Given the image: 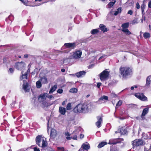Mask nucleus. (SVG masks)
Here are the masks:
<instances>
[{
	"instance_id": "obj_54",
	"label": "nucleus",
	"mask_w": 151,
	"mask_h": 151,
	"mask_svg": "<svg viewBox=\"0 0 151 151\" xmlns=\"http://www.w3.org/2000/svg\"><path fill=\"white\" fill-rule=\"evenodd\" d=\"M65 134L66 136H70V134L68 132H66L65 133Z\"/></svg>"
},
{
	"instance_id": "obj_9",
	"label": "nucleus",
	"mask_w": 151,
	"mask_h": 151,
	"mask_svg": "<svg viewBox=\"0 0 151 151\" xmlns=\"http://www.w3.org/2000/svg\"><path fill=\"white\" fill-rule=\"evenodd\" d=\"M66 48L74 49L76 47V45L75 42L73 43H66L64 45Z\"/></svg>"
},
{
	"instance_id": "obj_55",
	"label": "nucleus",
	"mask_w": 151,
	"mask_h": 151,
	"mask_svg": "<svg viewBox=\"0 0 151 151\" xmlns=\"http://www.w3.org/2000/svg\"><path fill=\"white\" fill-rule=\"evenodd\" d=\"M34 151H40L39 149L36 147H35L34 148Z\"/></svg>"
},
{
	"instance_id": "obj_7",
	"label": "nucleus",
	"mask_w": 151,
	"mask_h": 151,
	"mask_svg": "<svg viewBox=\"0 0 151 151\" xmlns=\"http://www.w3.org/2000/svg\"><path fill=\"white\" fill-rule=\"evenodd\" d=\"M47 93H42L39 95L38 98V100L39 102H43L45 100L47 96Z\"/></svg>"
},
{
	"instance_id": "obj_64",
	"label": "nucleus",
	"mask_w": 151,
	"mask_h": 151,
	"mask_svg": "<svg viewBox=\"0 0 151 151\" xmlns=\"http://www.w3.org/2000/svg\"><path fill=\"white\" fill-rule=\"evenodd\" d=\"M61 71L62 72H64L65 71V69L64 68H62L61 69Z\"/></svg>"
},
{
	"instance_id": "obj_29",
	"label": "nucleus",
	"mask_w": 151,
	"mask_h": 151,
	"mask_svg": "<svg viewBox=\"0 0 151 151\" xmlns=\"http://www.w3.org/2000/svg\"><path fill=\"white\" fill-rule=\"evenodd\" d=\"M47 145V142L43 139L42 141V145L41 147H46Z\"/></svg>"
},
{
	"instance_id": "obj_21",
	"label": "nucleus",
	"mask_w": 151,
	"mask_h": 151,
	"mask_svg": "<svg viewBox=\"0 0 151 151\" xmlns=\"http://www.w3.org/2000/svg\"><path fill=\"white\" fill-rule=\"evenodd\" d=\"M40 80L43 84H45L47 83V78L45 76L41 77Z\"/></svg>"
},
{
	"instance_id": "obj_28",
	"label": "nucleus",
	"mask_w": 151,
	"mask_h": 151,
	"mask_svg": "<svg viewBox=\"0 0 151 151\" xmlns=\"http://www.w3.org/2000/svg\"><path fill=\"white\" fill-rule=\"evenodd\" d=\"M143 37L145 39L149 38L150 37V34L148 32H145L143 34Z\"/></svg>"
},
{
	"instance_id": "obj_50",
	"label": "nucleus",
	"mask_w": 151,
	"mask_h": 151,
	"mask_svg": "<svg viewBox=\"0 0 151 151\" xmlns=\"http://www.w3.org/2000/svg\"><path fill=\"white\" fill-rule=\"evenodd\" d=\"M117 11L119 12V13H121L122 12V8L121 7H119L117 9Z\"/></svg>"
},
{
	"instance_id": "obj_23",
	"label": "nucleus",
	"mask_w": 151,
	"mask_h": 151,
	"mask_svg": "<svg viewBox=\"0 0 151 151\" xmlns=\"http://www.w3.org/2000/svg\"><path fill=\"white\" fill-rule=\"evenodd\" d=\"M122 31L124 32L127 35H129L131 33L128 29H122Z\"/></svg>"
},
{
	"instance_id": "obj_12",
	"label": "nucleus",
	"mask_w": 151,
	"mask_h": 151,
	"mask_svg": "<svg viewBox=\"0 0 151 151\" xmlns=\"http://www.w3.org/2000/svg\"><path fill=\"white\" fill-rule=\"evenodd\" d=\"M59 111L61 114L64 115L66 112V110L65 108L63 107L60 106L59 108Z\"/></svg>"
},
{
	"instance_id": "obj_8",
	"label": "nucleus",
	"mask_w": 151,
	"mask_h": 151,
	"mask_svg": "<svg viewBox=\"0 0 151 151\" xmlns=\"http://www.w3.org/2000/svg\"><path fill=\"white\" fill-rule=\"evenodd\" d=\"M123 140V139L121 138H117L113 139H110L109 140L108 144L109 145H115L120 143Z\"/></svg>"
},
{
	"instance_id": "obj_53",
	"label": "nucleus",
	"mask_w": 151,
	"mask_h": 151,
	"mask_svg": "<svg viewBox=\"0 0 151 151\" xmlns=\"http://www.w3.org/2000/svg\"><path fill=\"white\" fill-rule=\"evenodd\" d=\"M72 139H73L74 140H77V136L76 135H74L73 137H72Z\"/></svg>"
},
{
	"instance_id": "obj_49",
	"label": "nucleus",
	"mask_w": 151,
	"mask_h": 151,
	"mask_svg": "<svg viewBox=\"0 0 151 151\" xmlns=\"http://www.w3.org/2000/svg\"><path fill=\"white\" fill-rule=\"evenodd\" d=\"M127 14H129L130 15H132L133 14V11L132 10H129L127 12Z\"/></svg>"
},
{
	"instance_id": "obj_61",
	"label": "nucleus",
	"mask_w": 151,
	"mask_h": 151,
	"mask_svg": "<svg viewBox=\"0 0 151 151\" xmlns=\"http://www.w3.org/2000/svg\"><path fill=\"white\" fill-rule=\"evenodd\" d=\"M142 11V16H145V11Z\"/></svg>"
},
{
	"instance_id": "obj_44",
	"label": "nucleus",
	"mask_w": 151,
	"mask_h": 151,
	"mask_svg": "<svg viewBox=\"0 0 151 151\" xmlns=\"http://www.w3.org/2000/svg\"><path fill=\"white\" fill-rule=\"evenodd\" d=\"M110 151H117L116 148L112 147L111 148Z\"/></svg>"
},
{
	"instance_id": "obj_4",
	"label": "nucleus",
	"mask_w": 151,
	"mask_h": 151,
	"mask_svg": "<svg viewBox=\"0 0 151 151\" xmlns=\"http://www.w3.org/2000/svg\"><path fill=\"white\" fill-rule=\"evenodd\" d=\"M132 145L133 147L134 148L139 146L143 145L144 141L141 139H136L132 141Z\"/></svg>"
},
{
	"instance_id": "obj_34",
	"label": "nucleus",
	"mask_w": 151,
	"mask_h": 151,
	"mask_svg": "<svg viewBox=\"0 0 151 151\" xmlns=\"http://www.w3.org/2000/svg\"><path fill=\"white\" fill-rule=\"evenodd\" d=\"M77 89L75 88H71L70 90V92L73 93H77Z\"/></svg>"
},
{
	"instance_id": "obj_56",
	"label": "nucleus",
	"mask_w": 151,
	"mask_h": 151,
	"mask_svg": "<svg viewBox=\"0 0 151 151\" xmlns=\"http://www.w3.org/2000/svg\"><path fill=\"white\" fill-rule=\"evenodd\" d=\"M148 7L149 8H151V1H150L149 2Z\"/></svg>"
},
{
	"instance_id": "obj_47",
	"label": "nucleus",
	"mask_w": 151,
	"mask_h": 151,
	"mask_svg": "<svg viewBox=\"0 0 151 151\" xmlns=\"http://www.w3.org/2000/svg\"><path fill=\"white\" fill-rule=\"evenodd\" d=\"M136 8L138 9H139L140 8V6L139 4V3L138 2H137L136 3Z\"/></svg>"
},
{
	"instance_id": "obj_46",
	"label": "nucleus",
	"mask_w": 151,
	"mask_h": 151,
	"mask_svg": "<svg viewBox=\"0 0 151 151\" xmlns=\"http://www.w3.org/2000/svg\"><path fill=\"white\" fill-rule=\"evenodd\" d=\"M102 99H103L106 100H107L108 99V97L107 96H106L104 95L103 96H102Z\"/></svg>"
},
{
	"instance_id": "obj_35",
	"label": "nucleus",
	"mask_w": 151,
	"mask_h": 151,
	"mask_svg": "<svg viewBox=\"0 0 151 151\" xmlns=\"http://www.w3.org/2000/svg\"><path fill=\"white\" fill-rule=\"evenodd\" d=\"M140 100L144 101H147V98L143 94V95L142 96L141 99H140Z\"/></svg>"
},
{
	"instance_id": "obj_18",
	"label": "nucleus",
	"mask_w": 151,
	"mask_h": 151,
	"mask_svg": "<svg viewBox=\"0 0 151 151\" xmlns=\"http://www.w3.org/2000/svg\"><path fill=\"white\" fill-rule=\"evenodd\" d=\"M118 131H119V132L121 133V134L124 135L126 134L127 132V129H124V127H122L119 129Z\"/></svg>"
},
{
	"instance_id": "obj_2",
	"label": "nucleus",
	"mask_w": 151,
	"mask_h": 151,
	"mask_svg": "<svg viewBox=\"0 0 151 151\" xmlns=\"http://www.w3.org/2000/svg\"><path fill=\"white\" fill-rule=\"evenodd\" d=\"M120 73L123 78H126L130 75L132 72V69L129 67H120L119 68Z\"/></svg>"
},
{
	"instance_id": "obj_19",
	"label": "nucleus",
	"mask_w": 151,
	"mask_h": 151,
	"mask_svg": "<svg viewBox=\"0 0 151 151\" xmlns=\"http://www.w3.org/2000/svg\"><path fill=\"white\" fill-rule=\"evenodd\" d=\"M129 24L128 22L122 24V29H128V28L129 27Z\"/></svg>"
},
{
	"instance_id": "obj_32",
	"label": "nucleus",
	"mask_w": 151,
	"mask_h": 151,
	"mask_svg": "<svg viewBox=\"0 0 151 151\" xmlns=\"http://www.w3.org/2000/svg\"><path fill=\"white\" fill-rule=\"evenodd\" d=\"M23 88L24 89V90L26 91H28V89H27V88L28 86V84L27 83L26 84H23Z\"/></svg>"
},
{
	"instance_id": "obj_5",
	"label": "nucleus",
	"mask_w": 151,
	"mask_h": 151,
	"mask_svg": "<svg viewBox=\"0 0 151 151\" xmlns=\"http://www.w3.org/2000/svg\"><path fill=\"white\" fill-rule=\"evenodd\" d=\"M25 66V64L24 62L21 61L16 63L14 66L15 68L19 70H22Z\"/></svg>"
},
{
	"instance_id": "obj_45",
	"label": "nucleus",
	"mask_w": 151,
	"mask_h": 151,
	"mask_svg": "<svg viewBox=\"0 0 151 151\" xmlns=\"http://www.w3.org/2000/svg\"><path fill=\"white\" fill-rule=\"evenodd\" d=\"M63 90L62 89H58L57 91V92L58 93L60 94L62 93L63 92Z\"/></svg>"
},
{
	"instance_id": "obj_22",
	"label": "nucleus",
	"mask_w": 151,
	"mask_h": 151,
	"mask_svg": "<svg viewBox=\"0 0 151 151\" xmlns=\"http://www.w3.org/2000/svg\"><path fill=\"white\" fill-rule=\"evenodd\" d=\"M107 144V143L106 142H102L100 143L98 145V148H101L105 145H106Z\"/></svg>"
},
{
	"instance_id": "obj_20",
	"label": "nucleus",
	"mask_w": 151,
	"mask_h": 151,
	"mask_svg": "<svg viewBox=\"0 0 151 151\" xmlns=\"http://www.w3.org/2000/svg\"><path fill=\"white\" fill-rule=\"evenodd\" d=\"M57 87V86L56 85H55L51 87L49 91V93H51L54 91L56 90Z\"/></svg>"
},
{
	"instance_id": "obj_38",
	"label": "nucleus",
	"mask_w": 151,
	"mask_h": 151,
	"mask_svg": "<svg viewBox=\"0 0 151 151\" xmlns=\"http://www.w3.org/2000/svg\"><path fill=\"white\" fill-rule=\"evenodd\" d=\"M8 59V58L7 57H4L3 59V63H6L7 61V60Z\"/></svg>"
},
{
	"instance_id": "obj_41",
	"label": "nucleus",
	"mask_w": 151,
	"mask_h": 151,
	"mask_svg": "<svg viewBox=\"0 0 151 151\" xmlns=\"http://www.w3.org/2000/svg\"><path fill=\"white\" fill-rule=\"evenodd\" d=\"M146 17L145 16H142V17L141 19V22L142 23L143 22V21H145L146 20Z\"/></svg>"
},
{
	"instance_id": "obj_11",
	"label": "nucleus",
	"mask_w": 151,
	"mask_h": 151,
	"mask_svg": "<svg viewBox=\"0 0 151 151\" xmlns=\"http://www.w3.org/2000/svg\"><path fill=\"white\" fill-rule=\"evenodd\" d=\"M41 137L42 136L41 135H38L36 138L35 140L36 143L39 147L41 146L40 143L41 142Z\"/></svg>"
},
{
	"instance_id": "obj_39",
	"label": "nucleus",
	"mask_w": 151,
	"mask_h": 151,
	"mask_svg": "<svg viewBox=\"0 0 151 151\" xmlns=\"http://www.w3.org/2000/svg\"><path fill=\"white\" fill-rule=\"evenodd\" d=\"M138 23L137 19L135 18L132 22V24H135Z\"/></svg>"
},
{
	"instance_id": "obj_30",
	"label": "nucleus",
	"mask_w": 151,
	"mask_h": 151,
	"mask_svg": "<svg viewBox=\"0 0 151 151\" xmlns=\"http://www.w3.org/2000/svg\"><path fill=\"white\" fill-rule=\"evenodd\" d=\"M122 103V101L119 100L116 104L115 109H116L117 108L119 107L121 105Z\"/></svg>"
},
{
	"instance_id": "obj_36",
	"label": "nucleus",
	"mask_w": 151,
	"mask_h": 151,
	"mask_svg": "<svg viewBox=\"0 0 151 151\" xmlns=\"http://www.w3.org/2000/svg\"><path fill=\"white\" fill-rule=\"evenodd\" d=\"M66 109L68 110H69L71 109V103H69L67 104L66 106Z\"/></svg>"
},
{
	"instance_id": "obj_60",
	"label": "nucleus",
	"mask_w": 151,
	"mask_h": 151,
	"mask_svg": "<svg viewBox=\"0 0 151 151\" xmlns=\"http://www.w3.org/2000/svg\"><path fill=\"white\" fill-rule=\"evenodd\" d=\"M66 139L68 140H70L72 139V137H67Z\"/></svg>"
},
{
	"instance_id": "obj_17",
	"label": "nucleus",
	"mask_w": 151,
	"mask_h": 151,
	"mask_svg": "<svg viewBox=\"0 0 151 151\" xmlns=\"http://www.w3.org/2000/svg\"><path fill=\"white\" fill-rule=\"evenodd\" d=\"M148 111L149 108H147L144 109L142 111V114L141 115V117L142 118L143 117L145 116L146 114L148 113Z\"/></svg>"
},
{
	"instance_id": "obj_3",
	"label": "nucleus",
	"mask_w": 151,
	"mask_h": 151,
	"mask_svg": "<svg viewBox=\"0 0 151 151\" xmlns=\"http://www.w3.org/2000/svg\"><path fill=\"white\" fill-rule=\"evenodd\" d=\"M109 75V72L106 69L99 74L100 78L101 81H104L107 80Z\"/></svg>"
},
{
	"instance_id": "obj_10",
	"label": "nucleus",
	"mask_w": 151,
	"mask_h": 151,
	"mask_svg": "<svg viewBox=\"0 0 151 151\" xmlns=\"http://www.w3.org/2000/svg\"><path fill=\"white\" fill-rule=\"evenodd\" d=\"M57 132L56 130L52 129L50 134V137L51 139H54L57 136Z\"/></svg>"
},
{
	"instance_id": "obj_26",
	"label": "nucleus",
	"mask_w": 151,
	"mask_h": 151,
	"mask_svg": "<svg viewBox=\"0 0 151 151\" xmlns=\"http://www.w3.org/2000/svg\"><path fill=\"white\" fill-rule=\"evenodd\" d=\"M99 32V31L98 29H93L91 31V33L92 35L97 34Z\"/></svg>"
},
{
	"instance_id": "obj_51",
	"label": "nucleus",
	"mask_w": 151,
	"mask_h": 151,
	"mask_svg": "<svg viewBox=\"0 0 151 151\" xmlns=\"http://www.w3.org/2000/svg\"><path fill=\"white\" fill-rule=\"evenodd\" d=\"M101 85V83L99 82L97 83V86L98 88H100V86Z\"/></svg>"
},
{
	"instance_id": "obj_52",
	"label": "nucleus",
	"mask_w": 151,
	"mask_h": 151,
	"mask_svg": "<svg viewBox=\"0 0 151 151\" xmlns=\"http://www.w3.org/2000/svg\"><path fill=\"white\" fill-rule=\"evenodd\" d=\"M137 87V86L136 85L133 86L131 87V90H133L134 89V88H136Z\"/></svg>"
},
{
	"instance_id": "obj_42",
	"label": "nucleus",
	"mask_w": 151,
	"mask_h": 151,
	"mask_svg": "<svg viewBox=\"0 0 151 151\" xmlns=\"http://www.w3.org/2000/svg\"><path fill=\"white\" fill-rule=\"evenodd\" d=\"M111 96L112 98L116 97L117 96V95L114 92H112L111 93Z\"/></svg>"
},
{
	"instance_id": "obj_62",
	"label": "nucleus",
	"mask_w": 151,
	"mask_h": 151,
	"mask_svg": "<svg viewBox=\"0 0 151 151\" xmlns=\"http://www.w3.org/2000/svg\"><path fill=\"white\" fill-rule=\"evenodd\" d=\"M30 72V69L29 68L27 70V72H25L26 73H27V74H29V73Z\"/></svg>"
},
{
	"instance_id": "obj_25",
	"label": "nucleus",
	"mask_w": 151,
	"mask_h": 151,
	"mask_svg": "<svg viewBox=\"0 0 151 151\" xmlns=\"http://www.w3.org/2000/svg\"><path fill=\"white\" fill-rule=\"evenodd\" d=\"M151 81L150 78L149 76H148L147 77L146 81V86H149L150 84V82Z\"/></svg>"
},
{
	"instance_id": "obj_48",
	"label": "nucleus",
	"mask_w": 151,
	"mask_h": 151,
	"mask_svg": "<svg viewBox=\"0 0 151 151\" xmlns=\"http://www.w3.org/2000/svg\"><path fill=\"white\" fill-rule=\"evenodd\" d=\"M14 71V69L13 68H10L9 70V72L11 73H13V72Z\"/></svg>"
},
{
	"instance_id": "obj_58",
	"label": "nucleus",
	"mask_w": 151,
	"mask_h": 151,
	"mask_svg": "<svg viewBox=\"0 0 151 151\" xmlns=\"http://www.w3.org/2000/svg\"><path fill=\"white\" fill-rule=\"evenodd\" d=\"M119 13V12H118V11H115V12L114 13V15L115 16H116Z\"/></svg>"
},
{
	"instance_id": "obj_27",
	"label": "nucleus",
	"mask_w": 151,
	"mask_h": 151,
	"mask_svg": "<svg viewBox=\"0 0 151 151\" xmlns=\"http://www.w3.org/2000/svg\"><path fill=\"white\" fill-rule=\"evenodd\" d=\"M82 147L85 150H88L90 148V146L89 145L84 143L82 145Z\"/></svg>"
},
{
	"instance_id": "obj_31",
	"label": "nucleus",
	"mask_w": 151,
	"mask_h": 151,
	"mask_svg": "<svg viewBox=\"0 0 151 151\" xmlns=\"http://www.w3.org/2000/svg\"><path fill=\"white\" fill-rule=\"evenodd\" d=\"M36 87L38 88H40L41 87L42 85L40 81H38L36 82Z\"/></svg>"
},
{
	"instance_id": "obj_63",
	"label": "nucleus",
	"mask_w": 151,
	"mask_h": 151,
	"mask_svg": "<svg viewBox=\"0 0 151 151\" xmlns=\"http://www.w3.org/2000/svg\"><path fill=\"white\" fill-rule=\"evenodd\" d=\"M134 105H135V104H129V106L130 107L133 106Z\"/></svg>"
},
{
	"instance_id": "obj_59",
	"label": "nucleus",
	"mask_w": 151,
	"mask_h": 151,
	"mask_svg": "<svg viewBox=\"0 0 151 151\" xmlns=\"http://www.w3.org/2000/svg\"><path fill=\"white\" fill-rule=\"evenodd\" d=\"M84 137V135L82 134H80V138L82 139Z\"/></svg>"
},
{
	"instance_id": "obj_40",
	"label": "nucleus",
	"mask_w": 151,
	"mask_h": 151,
	"mask_svg": "<svg viewBox=\"0 0 151 151\" xmlns=\"http://www.w3.org/2000/svg\"><path fill=\"white\" fill-rule=\"evenodd\" d=\"M111 0L112 1V2H110L109 3V4L111 6H112L115 4V3L116 2V1L115 0Z\"/></svg>"
},
{
	"instance_id": "obj_57",
	"label": "nucleus",
	"mask_w": 151,
	"mask_h": 151,
	"mask_svg": "<svg viewBox=\"0 0 151 151\" xmlns=\"http://www.w3.org/2000/svg\"><path fill=\"white\" fill-rule=\"evenodd\" d=\"M53 97L52 95H50L48 96L47 95V97L48 99H51Z\"/></svg>"
},
{
	"instance_id": "obj_6",
	"label": "nucleus",
	"mask_w": 151,
	"mask_h": 151,
	"mask_svg": "<svg viewBox=\"0 0 151 151\" xmlns=\"http://www.w3.org/2000/svg\"><path fill=\"white\" fill-rule=\"evenodd\" d=\"M82 52L81 50H77L73 52L72 56L75 59H78L81 58Z\"/></svg>"
},
{
	"instance_id": "obj_33",
	"label": "nucleus",
	"mask_w": 151,
	"mask_h": 151,
	"mask_svg": "<svg viewBox=\"0 0 151 151\" xmlns=\"http://www.w3.org/2000/svg\"><path fill=\"white\" fill-rule=\"evenodd\" d=\"M146 7V4L145 2H143L141 6V11H145L144 10Z\"/></svg>"
},
{
	"instance_id": "obj_1",
	"label": "nucleus",
	"mask_w": 151,
	"mask_h": 151,
	"mask_svg": "<svg viewBox=\"0 0 151 151\" xmlns=\"http://www.w3.org/2000/svg\"><path fill=\"white\" fill-rule=\"evenodd\" d=\"M88 110V106L85 104H78L73 109V111L75 113H85Z\"/></svg>"
},
{
	"instance_id": "obj_14",
	"label": "nucleus",
	"mask_w": 151,
	"mask_h": 151,
	"mask_svg": "<svg viewBox=\"0 0 151 151\" xmlns=\"http://www.w3.org/2000/svg\"><path fill=\"white\" fill-rule=\"evenodd\" d=\"M23 71L21 72L22 76L20 77V78L21 80L23 79H26L27 80L28 79L29 74L25 72L24 74L23 73Z\"/></svg>"
},
{
	"instance_id": "obj_43",
	"label": "nucleus",
	"mask_w": 151,
	"mask_h": 151,
	"mask_svg": "<svg viewBox=\"0 0 151 151\" xmlns=\"http://www.w3.org/2000/svg\"><path fill=\"white\" fill-rule=\"evenodd\" d=\"M22 2L26 5H27L28 4V0H23Z\"/></svg>"
},
{
	"instance_id": "obj_15",
	"label": "nucleus",
	"mask_w": 151,
	"mask_h": 151,
	"mask_svg": "<svg viewBox=\"0 0 151 151\" xmlns=\"http://www.w3.org/2000/svg\"><path fill=\"white\" fill-rule=\"evenodd\" d=\"M97 119H98V121L96 122V125L97 127L99 128L101 127V125L102 122V118L101 116H98Z\"/></svg>"
},
{
	"instance_id": "obj_16",
	"label": "nucleus",
	"mask_w": 151,
	"mask_h": 151,
	"mask_svg": "<svg viewBox=\"0 0 151 151\" xmlns=\"http://www.w3.org/2000/svg\"><path fill=\"white\" fill-rule=\"evenodd\" d=\"M100 29L103 31V32H106L109 29L106 27V26L103 24H100L99 26Z\"/></svg>"
},
{
	"instance_id": "obj_37",
	"label": "nucleus",
	"mask_w": 151,
	"mask_h": 151,
	"mask_svg": "<svg viewBox=\"0 0 151 151\" xmlns=\"http://www.w3.org/2000/svg\"><path fill=\"white\" fill-rule=\"evenodd\" d=\"M57 150L58 151H64L65 148L64 147H57Z\"/></svg>"
},
{
	"instance_id": "obj_24",
	"label": "nucleus",
	"mask_w": 151,
	"mask_h": 151,
	"mask_svg": "<svg viewBox=\"0 0 151 151\" xmlns=\"http://www.w3.org/2000/svg\"><path fill=\"white\" fill-rule=\"evenodd\" d=\"M143 93H136L135 94V96L140 100V99H141L142 96L143 95Z\"/></svg>"
},
{
	"instance_id": "obj_13",
	"label": "nucleus",
	"mask_w": 151,
	"mask_h": 151,
	"mask_svg": "<svg viewBox=\"0 0 151 151\" xmlns=\"http://www.w3.org/2000/svg\"><path fill=\"white\" fill-rule=\"evenodd\" d=\"M86 72L84 71H80L79 72H77L75 74L76 76L78 78H80L82 77L83 76H84L85 75Z\"/></svg>"
}]
</instances>
